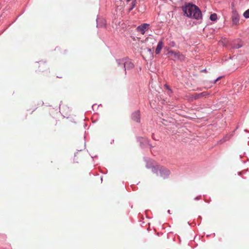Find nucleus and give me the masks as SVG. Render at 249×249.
<instances>
[{"label":"nucleus","instance_id":"obj_1","mask_svg":"<svg viewBox=\"0 0 249 249\" xmlns=\"http://www.w3.org/2000/svg\"><path fill=\"white\" fill-rule=\"evenodd\" d=\"M184 15L188 17L199 19L202 14L199 8L194 4H188L182 7Z\"/></svg>","mask_w":249,"mask_h":249},{"label":"nucleus","instance_id":"obj_2","mask_svg":"<svg viewBox=\"0 0 249 249\" xmlns=\"http://www.w3.org/2000/svg\"><path fill=\"white\" fill-rule=\"evenodd\" d=\"M117 67L122 68L125 71L126 70H130L134 68V65L132 61L129 59H118L116 60Z\"/></svg>","mask_w":249,"mask_h":249},{"label":"nucleus","instance_id":"obj_3","mask_svg":"<svg viewBox=\"0 0 249 249\" xmlns=\"http://www.w3.org/2000/svg\"><path fill=\"white\" fill-rule=\"evenodd\" d=\"M152 171L158 175L159 174L160 176L163 178L167 177L170 174V171L156 164L152 166Z\"/></svg>","mask_w":249,"mask_h":249},{"label":"nucleus","instance_id":"obj_4","mask_svg":"<svg viewBox=\"0 0 249 249\" xmlns=\"http://www.w3.org/2000/svg\"><path fill=\"white\" fill-rule=\"evenodd\" d=\"M167 54L168 57L174 61L177 60L183 61L185 58L184 56L178 51L176 52L173 50H170L168 52Z\"/></svg>","mask_w":249,"mask_h":249},{"label":"nucleus","instance_id":"obj_5","mask_svg":"<svg viewBox=\"0 0 249 249\" xmlns=\"http://www.w3.org/2000/svg\"><path fill=\"white\" fill-rule=\"evenodd\" d=\"M232 22L233 25H237L239 23V16L235 10H233L232 12Z\"/></svg>","mask_w":249,"mask_h":249},{"label":"nucleus","instance_id":"obj_6","mask_svg":"<svg viewBox=\"0 0 249 249\" xmlns=\"http://www.w3.org/2000/svg\"><path fill=\"white\" fill-rule=\"evenodd\" d=\"M149 25L147 23H143L137 27L136 30L138 32H140L142 35H143L145 32L148 30Z\"/></svg>","mask_w":249,"mask_h":249},{"label":"nucleus","instance_id":"obj_7","mask_svg":"<svg viewBox=\"0 0 249 249\" xmlns=\"http://www.w3.org/2000/svg\"><path fill=\"white\" fill-rule=\"evenodd\" d=\"M132 119L136 121V122H140V111L137 110L135 111L132 114Z\"/></svg>","mask_w":249,"mask_h":249},{"label":"nucleus","instance_id":"obj_8","mask_svg":"<svg viewBox=\"0 0 249 249\" xmlns=\"http://www.w3.org/2000/svg\"><path fill=\"white\" fill-rule=\"evenodd\" d=\"M163 47V43L162 41H160L157 45V47L155 50V53L156 54H159Z\"/></svg>","mask_w":249,"mask_h":249},{"label":"nucleus","instance_id":"obj_9","mask_svg":"<svg viewBox=\"0 0 249 249\" xmlns=\"http://www.w3.org/2000/svg\"><path fill=\"white\" fill-rule=\"evenodd\" d=\"M207 95L206 92H203L199 94H196V96H195V99L199 98L203 96H205Z\"/></svg>","mask_w":249,"mask_h":249},{"label":"nucleus","instance_id":"obj_10","mask_svg":"<svg viewBox=\"0 0 249 249\" xmlns=\"http://www.w3.org/2000/svg\"><path fill=\"white\" fill-rule=\"evenodd\" d=\"M210 18L212 21H215L217 19V15L215 13L212 14L210 16Z\"/></svg>","mask_w":249,"mask_h":249},{"label":"nucleus","instance_id":"obj_11","mask_svg":"<svg viewBox=\"0 0 249 249\" xmlns=\"http://www.w3.org/2000/svg\"><path fill=\"white\" fill-rule=\"evenodd\" d=\"M244 17L246 18H249V9L246 10L243 14Z\"/></svg>","mask_w":249,"mask_h":249},{"label":"nucleus","instance_id":"obj_12","mask_svg":"<svg viewBox=\"0 0 249 249\" xmlns=\"http://www.w3.org/2000/svg\"><path fill=\"white\" fill-rule=\"evenodd\" d=\"M220 78H221V77H219L217 78L215 80V83H216L217 81H218V80H219V79H220Z\"/></svg>","mask_w":249,"mask_h":249},{"label":"nucleus","instance_id":"obj_13","mask_svg":"<svg viewBox=\"0 0 249 249\" xmlns=\"http://www.w3.org/2000/svg\"><path fill=\"white\" fill-rule=\"evenodd\" d=\"M241 47V45H238L237 47H236V48H239Z\"/></svg>","mask_w":249,"mask_h":249},{"label":"nucleus","instance_id":"obj_14","mask_svg":"<svg viewBox=\"0 0 249 249\" xmlns=\"http://www.w3.org/2000/svg\"><path fill=\"white\" fill-rule=\"evenodd\" d=\"M130 0H127V1H130Z\"/></svg>","mask_w":249,"mask_h":249}]
</instances>
